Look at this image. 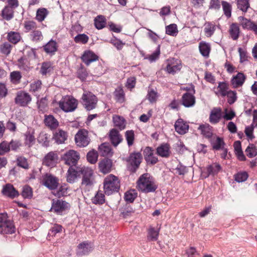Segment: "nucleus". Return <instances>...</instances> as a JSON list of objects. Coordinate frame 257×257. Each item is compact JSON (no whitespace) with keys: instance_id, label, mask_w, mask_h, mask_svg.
I'll list each match as a JSON object with an SVG mask.
<instances>
[{"instance_id":"45","label":"nucleus","mask_w":257,"mask_h":257,"mask_svg":"<svg viewBox=\"0 0 257 257\" xmlns=\"http://www.w3.org/2000/svg\"><path fill=\"white\" fill-rule=\"evenodd\" d=\"M39 143L41 144L44 147H48L49 145V137L48 135L44 132L40 133L37 138Z\"/></svg>"},{"instance_id":"60","label":"nucleus","mask_w":257,"mask_h":257,"mask_svg":"<svg viewBox=\"0 0 257 257\" xmlns=\"http://www.w3.org/2000/svg\"><path fill=\"white\" fill-rule=\"evenodd\" d=\"M11 79L13 83L18 84L20 82L22 75L19 71H13L11 73Z\"/></svg>"},{"instance_id":"18","label":"nucleus","mask_w":257,"mask_h":257,"mask_svg":"<svg viewBox=\"0 0 257 257\" xmlns=\"http://www.w3.org/2000/svg\"><path fill=\"white\" fill-rule=\"evenodd\" d=\"M81 59L86 65H89L91 63L98 60V56L91 51L87 50L84 52L81 56Z\"/></svg>"},{"instance_id":"43","label":"nucleus","mask_w":257,"mask_h":257,"mask_svg":"<svg viewBox=\"0 0 257 257\" xmlns=\"http://www.w3.org/2000/svg\"><path fill=\"white\" fill-rule=\"evenodd\" d=\"M12 47L9 42H4L0 45V52L7 56L10 54Z\"/></svg>"},{"instance_id":"30","label":"nucleus","mask_w":257,"mask_h":257,"mask_svg":"<svg viewBox=\"0 0 257 257\" xmlns=\"http://www.w3.org/2000/svg\"><path fill=\"white\" fill-rule=\"evenodd\" d=\"M44 122L51 129H55L59 125L58 120L52 115H45Z\"/></svg>"},{"instance_id":"9","label":"nucleus","mask_w":257,"mask_h":257,"mask_svg":"<svg viewBox=\"0 0 257 257\" xmlns=\"http://www.w3.org/2000/svg\"><path fill=\"white\" fill-rule=\"evenodd\" d=\"M32 100L31 95L27 92L20 91L17 93L15 99L16 104L21 106H27Z\"/></svg>"},{"instance_id":"49","label":"nucleus","mask_w":257,"mask_h":257,"mask_svg":"<svg viewBox=\"0 0 257 257\" xmlns=\"http://www.w3.org/2000/svg\"><path fill=\"white\" fill-rule=\"evenodd\" d=\"M178 33L177 26L175 24H170L166 27V33L172 36H176Z\"/></svg>"},{"instance_id":"14","label":"nucleus","mask_w":257,"mask_h":257,"mask_svg":"<svg viewBox=\"0 0 257 257\" xmlns=\"http://www.w3.org/2000/svg\"><path fill=\"white\" fill-rule=\"evenodd\" d=\"M58 159L57 154L54 152H50L44 158L43 164L48 167H53L56 165Z\"/></svg>"},{"instance_id":"39","label":"nucleus","mask_w":257,"mask_h":257,"mask_svg":"<svg viewBox=\"0 0 257 257\" xmlns=\"http://www.w3.org/2000/svg\"><path fill=\"white\" fill-rule=\"evenodd\" d=\"M113 122L114 125L117 127L119 130H122L125 128V120L119 115H114L113 116Z\"/></svg>"},{"instance_id":"20","label":"nucleus","mask_w":257,"mask_h":257,"mask_svg":"<svg viewBox=\"0 0 257 257\" xmlns=\"http://www.w3.org/2000/svg\"><path fill=\"white\" fill-rule=\"evenodd\" d=\"M153 150L150 147H146L144 150V158L147 163L155 164L158 162V158L155 156Z\"/></svg>"},{"instance_id":"11","label":"nucleus","mask_w":257,"mask_h":257,"mask_svg":"<svg viewBox=\"0 0 257 257\" xmlns=\"http://www.w3.org/2000/svg\"><path fill=\"white\" fill-rule=\"evenodd\" d=\"M182 68L181 61L178 59L171 58L167 60L166 71L170 74H174L180 71Z\"/></svg>"},{"instance_id":"10","label":"nucleus","mask_w":257,"mask_h":257,"mask_svg":"<svg viewBox=\"0 0 257 257\" xmlns=\"http://www.w3.org/2000/svg\"><path fill=\"white\" fill-rule=\"evenodd\" d=\"M191 93H185L182 97V104L185 107H191L193 106L196 102L195 97L194 94L195 93V89L192 87Z\"/></svg>"},{"instance_id":"52","label":"nucleus","mask_w":257,"mask_h":257,"mask_svg":"<svg viewBox=\"0 0 257 257\" xmlns=\"http://www.w3.org/2000/svg\"><path fill=\"white\" fill-rule=\"evenodd\" d=\"M17 65L20 69L27 70L29 67L30 63L26 57H21L18 60Z\"/></svg>"},{"instance_id":"40","label":"nucleus","mask_w":257,"mask_h":257,"mask_svg":"<svg viewBox=\"0 0 257 257\" xmlns=\"http://www.w3.org/2000/svg\"><path fill=\"white\" fill-rule=\"evenodd\" d=\"M7 38L9 42L16 44L20 41L21 37L19 33L11 31L8 33Z\"/></svg>"},{"instance_id":"34","label":"nucleus","mask_w":257,"mask_h":257,"mask_svg":"<svg viewBox=\"0 0 257 257\" xmlns=\"http://www.w3.org/2000/svg\"><path fill=\"white\" fill-rule=\"evenodd\" d=\"M54 138L57 143L62 144L66 140L67 135L66 132L62 130H59L54 134Z\"/></svg>"},{"instance_id":"53","label":"nucleus","mask_w":257,"mask_h":257,"mask_svg":"<svg viewBox=\"0 0 257 257\" xmlns=\"http://www.w3.org/2000/svg\"><path fill=\"white\" fill-rule=\"evenodd\" d=\"M237 7L242 12H245L249 7V0H236Z\"/></svg>"},{"instance_id":"5","label":"nucleus","mask_w":257,"mask_h":257,"mask_svg":"<svg viewBox=\"0 0 257 257\" xmlns=\"http://www.w3.org/2000/svg\"><path fill=\"white\" fill-rule=\"evenodd\" d=\"M75 99L71 96L63 97L59 102V107L65 112H70L74 110L77 107Z\"/></svg>"},{"instance_id":"54","label":"nucleus","mask_w":257,"mask_h":257,"mask_svg":"<svg viewBox=\"0 0 257 257\" xmlns=\"http://www.w3.org/2000/svg\"><path fill=\"white\" fill-rule=\"evenodd\" d=\"M98 159L97 152L94 150L89 152L87 154V160L91 164H95Z\"/></svg>"},{"instance_id":"6","label":"nucleus","mask_w":257,"mask_h":257,"mask_svg":"<svg viewBox=\"0 0 257 257\" xmlns=\"http://www.w3.org/2000/svg\"><path fill=\"white\" fill-rule=\"evenodd\" d=\"M82 98L83 101V105L87 110L90 111L95 108L97 99L92 93L84 92Z\"/></svg>"},{"instance_id":"58","label":"nucleus","mask_w":257,"mask_h":257,"mask_svg":"<svg viewBox=\"0 0 257 257\" xmlns=\"http://www.w3.org/2000/svg\"><path fill=\"white\" fill-rule=\"evenodd\" d=\"M227 102L229 104H232L237 100V93L235 91L229 90L227 92Z\"/></svg>"},{"instance_id":"48","label":"nucleus","mask_w":257,"mask_h":257,"mask_svg":"<svg viewBox=\"0 0 257 257\" xmlns=\"http://www.w3.org/2000/svg\"><path fill=\"white\" fill-rule=\"evenodd\" d=\"M48 14V10L45 8L39 9L36 13V19L39 22H42L44 20Z\"/></svg>"},{"instance_id":"26","label":"nucleus","mask_w":257,"mask_h":257,"mask_svg":"<svg viewBox=\"0 0 257 257\" xmlns=\"http://www.w3.org/2000/svg\"><path fill=\"white\" fill-rule=\"evenodd\" d=\"M112 168V161L110 159H104L99 163L100 171L103 174H107L110 172Z\"/></svg>"},{"instance_id":"63","label":"nucleus","mask_w":257,"mask_h":257,"mask_svg":"<svg viewBox=\"0 0 257 257\" xmlns=\"http://www.w3.org/2000/svg\"><path fill=\"white\" fill-rule=\"evenodd\" d=\"M93 249V245L91 242L81 244V253L83 254H86Z\"/></svg>"},{"instance_id":"50","label":"nucleus","mask_w":257,"mask_h":257,"mask_svg":"<svg viewBox=\"0 0 257 257\" xmlns=\"http://www.w3.org/2000/svg\"><path fill=\"white\" fill-rule=\"evenodd\" d=\"M158 97L159 95L157 91L153 89H149L148 90L147 97L151 103L156 102Z\"/></svg>"},{"instance_id":"1","label":"nucleus","mask_w":257,"mask_h":257,"mask_svg":"<svg viewBox=\"0 0 257 257\" xmlns=\"http://www.w3.org/2000/svg\"><path fill=\"white\" fill-rule=\"evenodd\" d=\"M137 186L139 190L144 193L155 192L158 187L154 179L147 173L140 177L137 181Z\"/></svg>"},{"instance_id":"32","label":"nucleus","mask_w":257,"mask_h":257,"mask_svg":"<svg viewBox=\"0 0 257 257\" xmlns=\"http://www.w3.org/2000/svg\"><path fill=\"white\" fill-rule=\"evenodd\" d=\"M199 51L201 54L204 57H209L211 50V46L209 43L204 41H201L199 45Z\"/></svg>"},{"instance_id":"17","label":"nucleus","mask_w":257,"mask_h":257,"mask_svg":"<svg viewBox=\"0 0 257 257\" xmlns=\"http://www.w3.org/2000/svg\"><path fill=\"white\" fill-rule=\"evenodd\" d=\"M229 90L228 85L224 82H219L218 86L213 88L214 93L218 97L225 96Z\"/></svg>"},{"instance_id":"22","label":"nucleus","mask_w":257,"mask_h":257,"mask_svg":"<svg viewBox=\"0 0 257 257\" xmlns=\"http://www.w3.org/2000/svg\"><path fill=\"white\" fill-rule=\"evenodd\" d=\"M80 169L75 166H71L68 170L67 175V182L72 183H73L79 176Z\"/></svg>"},{"instance_id":"61","label":"nucleus","mask_w":257,"mask_h":257,"mask_svg":"<svg viewBox=\"0 0 257 257\" xmlns=\"http://www.w3.org/2000/svg\"><path fill=\"white\" fill-rule=\"evenodd\" d=\"M22 195L24 198H31L33 195V191L32 188L29 186H25L23 188Z\"/></svg>"},{"instance_id":"36","label":"nucleus","mask_w":257,"mask_h":257,"mask_svg":"<svg viewBox=\"0 0 257 257\" xmlns=\"http://www.w3.org/2000/svg\"><path fill=\"white\" fill-rule=\"evenodd\" d=\"M57 43L51 40L44 46V49L48 54H53L57 51Z\"/></svg>"},{"instance_id":"2","label":"nucleus","mask_w":257,"mask_h":257,"mask_svg":"<svg viewBox=\"0 0 257 257\" xmlns=\"http://www.w3.org/2000/svg\"><path fill=\"white\" fill-rule=\"evenodd\" d=\"M119 187V181L116 176L110 174L105 178L103 182V188L105 194L109 195L113 192H117Z\"/></svg>"},{"instance_id":"46","label":"nucleus","mask_w":257,"mask_h":257,"mask_svg":"<svg viewBox=\"0 0 257 257\" xmlns=\"http://www.w3.org/2000/svg\"><path fill=\"white\" fill-rule=\"evenodd\" d=\"M114 96L116 101L122 103L125 100L124 93L121 88H117L114 91Z\"/></svg>"},{"instance_id":"12","label":"nucleus","mask_w":257,"mask_h":257,"mask_svg":"<svg viewBox=\"0 0 257 257\" xmlns=\"http://www.w3.org/2000/svg\"><path fill=\"white\" fill-rule=\"evenodd\" d=\"M81 174L83 175L81 184L86 186H91L93 182L92 170L89 168L84 167L81 168Z\"/></svg>"},{"instance_id":"37","label":"nucleus","mask_w":257,"mask_h":257,"mask_svg":"<svg viewBox=\"0 0 257 257\" xmlns=\"http://www.w3.org/2000/svg\"><path fill=\"white\" fill-rule=\"evenodd\" d=\"M95 28L98 30H101L104 28L106 25V20L105 18L102 15L97 16L94 20Z\"/></svg>"},{"instance_id":"25","label":"nucleus","mask_w":257,"mask_h":257,"mask_svg":"<svg viewBox=\"0 0 257 257\" xmlns=\"http://www.w3.org/2000/svg\"><path fill=\"white\" fill-rule=\"evenodd\" d=\"M109 137L112 144L115 147L117 146L122 140L119 132L114 128L110 130Z\"/></svg>"},{"instance_id":"59","label":"nucleus","mask_w":257,"mask_h":257,"mask_svg":"<svg viewBox=\"0 0 257 257\" xmlns=\"http://www.w3.org/2000/svg\"><path fill=\"white\" fill-rule=\"evenodd\" d=\"M238 52L239 54V60L240 63L248 61V56L247 51L245 49L239 47L238 48Z\"/></svg>"},{"instance_id":"57","label":"nucleus","mask_w":257,"mask_h":257,"mask_svg":"<svg viewBox=\"0 0 257 257\" xmlns=\"http://www.w3.org/2000/svg\"><path fill=\"white\" fill-rule=\"evenodd\" d=\"M31 40L35 42H39L43 39V35L39 30H34L30 34Z\"/></svg>"},{"instance_id":"29","label":"nucleus","mask_w":257,"mask_h":257,"mask_svg":"<svg viewBox=\"0 0 257 257\" xmlns=\"http://www.w3.org/2000/svg\"><path fill=\"white\" fill-rule=\"evenodd\" d=\"M218 26L213 22H206L204 24V31L205 35L207 37H211L214 33Z\"/></svg>"},{"instance_id":"27","label":"nucleus","mask_w":257,"mask_h":257,"mask_svg":"<svg viewBox=\"0 0 257 257\" xmlns=\"http://www.w3.org/2000/svg\"><path fill=\"white\" fill-rule=\"evenodd\" d=\"M98 150L101 156L104 157H110L113 154L111 147L108 143H102L98 148Z\"/></svg>"},{"instance_id":"47","label":"nucleus","mask_w":257,"mask_h":257,"mask_svg":"<svg viewBox=\"0 0 257 257\" xmlns=\"http://www.w3.org/2000/svg\"><path fill=\"white\" fill-rule=\"evenodd\" d=\"M53 70V67L50 62H46L42 64L40 73L43 75H45L50 73Z\"/></svg>"},{"instance_id":"19","label":"nucleus","mask_w":257,"mask_h":257,"mask_svg":"<svg viewBox=\"0 0 257 257\" xmlns=\"http://www.w3.org/2000/svg\"><path fill=\"white\" fill-rule=\"evenodd\" d=\"M174 127L176 132L180 135H184L189 129V125L181 118H179L175 122Z\"/></svg>"},{"instance_id":"15","label":"nucleus","mask_w":257,"mask_h":257,"mask_svg":"<svg viewBox=\"0 0 257 257\" xmlns=\"http://www.w3.org/2000/svg\"><path fill=\"white\" fill-rule=\"evenodd\" d=\"M221 170V166L216 163H212L206 167V172L203 171L202 176L207 178L209 175L214 176L218 174Z\"/></svg>"},{"instance_id":"13","label":"nucleus","mask_w":257,"mask_h":257,"mask_svg":"<svg viewBox=\"0 0 257 257\" xmlns=\"http://www.w3.org/2000/svg\"><path fill=\"white\" fill-rule=\"evenodd\" d=\"M246 79V76L242 72H238L236 75H233L230 80L232 88H237L241 87Z\"/></svg>"},{"instance_id":"62","label":"nucleus","mask_w":257,"mask_h":257,"mask_svg":"<svg viewBox=\"0 0 257 257\" xmlns=\"http://www.w3.org/2000/svg\"><path fill=\"white\" fill-rule=\"evenodd\" d=\"M254 128V125H253V124H251L250 125L247 126L245 128L244 133L246 137L249 140H251L254 138V136L253 134Z\"/></svg>"},{"instance_id":"64","label":"nucleus","mask_w":257,"mask_h":257,"mask_svg":"<svg viewBox=\"0 0 257 257\" xmlns=\"http://www.w3.org/2000/svg\"><path fill=\"white\" fill-rule=\"evenodd\" d=\"M134 132L133 131H127L125 132V138L128 146L133 145L134 141Z\"/></svg>"},{"instance_id":"55","label":"nucleus","mask_w":257,"mask_h":257,"mask_svg":"<svg viewBox=\"0 0 257 257\" xmlns=\"http://www.w3.org/2000/svg\"><path fill=\"white\" fill-rule=\"evenodd\" d=\"M90 141L88 136V132L85 130H81V147L87 146L89 144Z\"/></svg>"},{"instance_id":"35","label":"nucleus","mask_w":257,"mask_h":257,"mask_svg":"<svg viewBox=\"0 0 257 257\" xmlns=\"http://www.w3.org/2000/svg\"><path fill=\"white\" fill-rule=\"evenodd\" d=\"M70 34L71 36L74 37V40L76 43L80 42V25L76 24L73 26L70 30Z\"/></svg>"},{"instance_id":"42","label":"nucleus","mask_w":257,"mask_h":257,"mask_svg":"<svg viewBox=\"0 0 257 257\" xmlns=\"http://www.w3.org/2000/svg\"><path fill=\"white\" fill-rule=\"evenodd\" d=\"M92 202L95 204H102L105 202V196L101 191H98L92 199Z\"/></svg>"},{"instance_id":"31","label":"nucleus","mask_w":257,"mask_h":257,"mask_svg":"<svg viewBox=\"0 0 257 257\" xmlns=\"http://www.w3.org/2000/svg\"><path fill=\"white\" fill-rule=\"evenodd\" d=\"M228 32L232 40H237L240 34V29L238 25L236 23L231 24L229 26Z\"/></svg>"},{"instance_id":"3","label":"nucleus","mask_w":257,"mask_h":257,"mask_svg":"<svg viewBox=\"0 0 257 257\" xmlns=\"http://www.w3.org/2000/svg\"><path fill=\"white\" fill-rule=\"evenodd\" d=\"M14 223L8 217L7 213H0V233L12 234L15 232Z\"/></svg>"},{"instance_id":"28","label":"nucleus","mask_w":257,"mask_h":257,"mask_svg":"<svg viewBox=\"0 0 257 257\" xmlns=\"http://www.w3.org/2000/svg\"><path fill=\"white\" fill-rule=\"evenodd\" d=\"M201 134L206 138H210L213 135L212 127L208 123L200 124L198 127Z\"/></svg>"},{"instance_id":"33","label":"nucleus","mask_w":257,"mask_h":257,"mask_svg":"<svg viewBox=\"0 0 257 257\" xmlns=\"http://www.w3.org/2000/svg\"><path fill=\"white\" fill-rule=\"evenodd\" d=\"M157 153L158 155L162 157H168L170 154V146L167 144L160 145L157 149Z\"/></svg>"},{"instance_id":"24","label":"nucleus","mask_w":257,"mask_h":257,"mask_svg":"<svg viewBox=\"0 0 257 257\" xmlns=\"http://www.w3.org/2000/svg\"><path fill=\"white\" fill-rule=\"evenodd\" d=\"M68 207V203L65 201L57 200L52 204L51 210L60 213Z\"/></svg>"},{"instance_id":"23","label":"nucleus","mask_w":257,"mask_h":257,"mask_svg":"<svg viewBox=\"0 0 257 257\" xmlns=\"http://www.w3.org/2000/svg\"><path fill=\"white\" fill-rule=\"evenodd\" d=\"M2 193L4 195L11 198H14L19 196V192L17 191L13 185L11 184H7L4 186Z\"/></svg>"},{"instance_id":"21","label":"nucleus","mask_w":257,"mask_h":257,"mask_svg":"<svg viewBox=\"0 0 257 257\" xmlns=\"http://www.w3.org/2000/svg\"><path fill=\"white\" fill-rule=\"evenodd\" d=\"M221 117V109L219 107H215L211 110L209 119L212 124H216L219 122Z\"/></svg>"},{"instance_id":"41","label":"nucleus","mask_w":257,"mask_h":257,"mask_svg":"<svg viewBox=\"0 0 257 257\" xmlns=\"http://www.w3.org/2000/svg\"><path fill=\"white\" fill-rule=\"evenodd\" d=\"M62 230V227L61 225L59 224L54 225L50 229L47 236L48 240H51V236L56 235L57 234L60 233Z\"/></svg>"},{"instance_id":"51","label":"nucleus","mask_w":257,"mask_h":257,"mask_svg":"<svg viewBox=\"0 0 257 257\" xmlns=\"http://www.w3.org/2000/svg\"><path fill=\"white\" fill-rule=\"evenodd\" d=\"M245 152L249 158H253L257 155V149L253 144H249Z\"/></svg>"},{"instance_id":"8","label":"nucleus","mask_w":257,"mask_h":257,"mask_svg":"<svg viewBox=\"0 0 257 257\" xmlns=\"http://www.w3.org/2000/svg\"><path fill=\"white\" fill-rule=\"evenodd\" d=\"M43 184L50 190H55L58 186V179L50 174H46L43 177Z\"/></svg>"},{"instance_id":"56","label":"nucleus","mask_w":257,"mask_h":257,"mask_svg":"<svg viewBox=\"0 0 257 257\" xmlns=\"http://www.w3.org/2000/svg\"><path fill=\"white\" fill-rule=\"evenodd\" d=\"M222 6L224 15L227 18H230L231 16V6L225 1L222 2Z\"/></svg>"},{"instance_id":"16","label":"nucleus","mask_w":257,"mask_h":257,"mask_svg":"<svg viewBox=\"0 0 257 257\" xmlns=\"http://www.w3.org/2000/svg\"><path fill=\"white\" fill-rule=\"evenodd\" d=\"M35 130L32 128H28L27 131L24 134V144L26 146L30 148L33 146L36 141L34 136Z\"/></svg>"},{"instance_id":"44","label":"nucleus","mask_w":257,"mask_h":257,"mask_svg":"<svg viewBox=\"0 0 257 257\" xmlns=\"http://www.w3.org/2000/svg\"><path fill=\"white\" fill-rule=\"evenodd\" d=\"M137 195L138 193L135 190H130L125 192L124 199L126 202L132 203L137 197Z\"/></svg>"},{"instance_id":"38","label":"nucleus","mask_w":257,"mask_h":257,"mask_svg":"<svg viewBox=\"0 0 257 257\" xmlns=\"http://www.w3.org/2000/svg\"><path fill=\"white\" fill-rule=\"evenodd\" d=\"M14 10L10 7L5 6L2 12V17L7 21H10L14 18Z\"/></svg>"},{"instance_id":"4","label":"nucleus","mask_w":257,"mask_h":257,"mask_svg":"<svg viewBox=\"0 0 257 257\" xmlns=\"http://www.w3.org/2000/svg\"><path fill=\"white\" fill-rule=\"evenodd\" d=\"M142 160V156L139 152L130 154L129 157L125 159L127 168L132 172H135L139 168Z\"/></svg>"},{"instance_id":"7","label":"nucleus","mask_w":257,"mask_h":257,"mask_svg":"<svg viewBox=\"0 0 257 257\" xmlns=\"http://www.w3.org/2000/svg\"><path fill=\"white\" fill-rule=\"evenodd\" d=\"M79 159V153L74 150H69L64 154L62 160L69 166H75Z\"/></svg>"}]
</instances>
